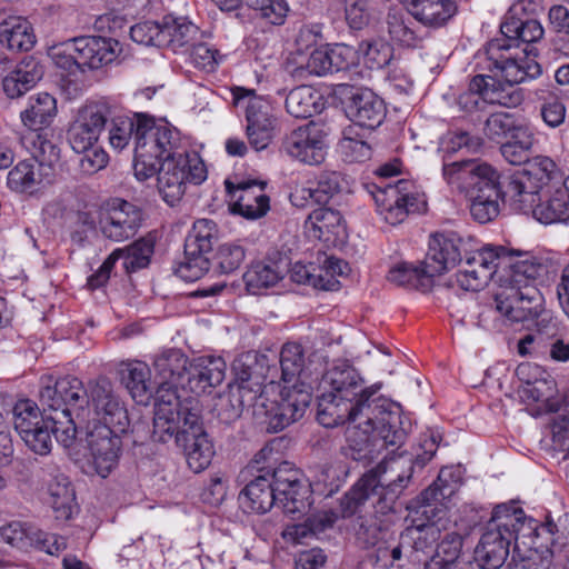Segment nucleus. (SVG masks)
Wrapping results in <instances>:
<instances>
[{
    "instance_id": "nucleus-61",
    "label": "nucleus",
    "mask_w": 569,
    "mask_h": 569,
    "mask_svg": "<svg viewBox=\"0 0 569 569\" xmlns=\"http://www.w3.org/2000/svg\"><path fill=\"white\" fill-rule=\"evenodd\" d=\"M485 74L473 77L466 91L459 94L457 103L466 112L482 111L486 109Z\"/></svg>"
},
{
    "instance_id": "nucleus-9",
    "label": "nucleus",
    "mask_w": 569,
    "mask_h": 569,
    "mask_svg": "<svg viewBox=\"0 0 569 569\" xmlns=\"http://www.w3.org/2000/svg\"><path fill=\"white\" fill-rule=\"evenodd\" d=\"M537 531L536 521L527 518L521 508L497 506L475 549V560L482 569H499L509 555L511 541L516 549L520 538L531 537Z\"/></svg>"
},
{
    "instance_id": "nucleus-12",
    "label": "nucleus",
    "mask_w": 569,
    "mask_h": 569,
    "mask_svg": "<svg viewBox=\"0 0 569 569\" xmlns=\"http://www.w3.org/2000/svg\"><path fill=\"white\" fill-rule=\"evenodd\" d=\"M84 405L88 425H110L118 430L129 427L127 408L109 379L100 377L88 383Z\"/></svg>"
},
{
    "instance_id": "nucleus-30",
    "label": "nucleus",
    "mask_w": 569,
    "mask_h": 569,
    "mask_svg": "<svg viewBox=\"0 0 569 569\" xmlns=\"http://www.w3.org/2000/svg\"><path fill=\"white\" fill-rule=\"evenodd\" d=\"M363 401L342 400L323 390L318 397L317 420L326 428H333L346 421L355 422L363 415Z\"/></svg>"
},
{
    "instance_id": "nucleus-4",
    "label": "nucleus",
    "mask_w": 569,
    "mask_h": 569,
    "mask_svg": "<svg viewBox=\"0 0 569 569\" xmlns=\"http://www.w3.org/2000/svg\"><path fill=\"white\" fill-rule=\"evenodd\" d=\"M415 460L410 458L383 459L366 472L340 500L341 517H351L367 502L380 505V509H392L393 503L408 487L415 466L423 468L435 456L438 443L432 435L420 437Z\"/></svg>"
},
{
    "instance_id": "nucleus-55",
    "label": "nucleus",
    "mask_w": 569,
    "mask_h": 569,
    "mask_svg": "<svg viewBox=\"0 0 569 569\" xmlns=\"http://www.w3.org/2000/svg\"><path fill=\"white\" fill-rule=\"evenodd\" d=\"M139 116L143 114L136 113L133 117L127 114L116 116L111 111V117L108 119L110 120L109 142L113 149H124L129 144L133 134L136 142L138 141Z\"/></svg>"
},
{
    "instance_id": "nucleus-46",
    "label": "nucleus",
    "mask_w": 569,
    "mask_h": 569,
    "mask_svg": "<svg viewBox=\"0 0 569 569\" xmlns=\"http://www.w3.org/2000/svg\"><path fill=\"white\" fill-rule=\"evenodd\" d=\"M387 279L398 287L416 289L423 292L428 291L433 282V277L427 272L425 262L421 268L409 263H399L389 270Z\"/></svg>"
},
{
    "instance_id": "nucleus-63",
    "label": "nucleus",
    "mask_w": 569,
    "mask_h": 569,
    "mask_svg": "<svg viewBox=\"0 0 569 569\" xmlns=\"http://www.w3.org/2000/svg\"><path fill=\"white\" fill-rule=\"evenodd\" d=\"M331 72H339L356 67L359 61L358 49L346 43L327 44Z\"/></svg>"
},
{
    "instance_id": "nucleus-7",
    "label": "nucleus",
    "mask_w": 569,
    "mask_h": 569,
    "mask_svg": "<svg viewBox=\"0 0 569 569\" xmlns=\"http://www.w3.org/2000/svg\"><path fill=\"white\" fill-rule=\"evenodd\" d=\"M406 437L400 408L377 397L376 403L367 406L362 417L348 426L346 455L356 461L372 458L389 447L399 448Z\"/></svg>"
},
{
    "instance_id": "nucleus-6",
    "label": "nucleus",
    "mask_w": 569,
    "mask_h": 569,
    "mask_svg": "<svg viewBox=\"0 0 569 569\" xmlns=\"http://www.w3.org/2000/svg\"><path fill=\"white\" fill-rule=\"evenodd\" d=\"M272 449L264 447L254 455L249 468L261 472L240 492L241 503L252 512L264 513L274 505L289 515L301 513L309 507L310 490L299 479V471L287 461L277 468L261 467Z\"/></svg>"
},
{
    "instance_id": "nucleus-39",
    "label": "nucleus",
    "mask_w": 569,
    "mask_h": 569,
    "mask_svg": "<svg viewBox=\"0 0 569 569\" xmlns=\"http://www.w3.org/2000/svg\"><path fill=\"white\" fill-rule=\"evenodd\" d=\"M157 232L150 231L120 250L119 259L123 260V269L127 273H133L147 268L154 253Z\"/></svg>"
},
{
    "instance_id": "nucleus-53",
    "label": "nucleus",
    "mask_w": 569,
    "mask_h": 569,
    "mask_svg": "<svg viewBox=\"0 0 569 569\" xmlns=\"http://www.w3.org/2000/svg\"><path fill=\"white\" fill-rule=\"evenodd\" d=\"M485 99L487 104H499L507 108L518 107L525 99L521 89L515 84L501 83L492 76L485 74Z\"/></svg>"
},
{
    "instance_id": "nucleus-28",
    "label": "nucleus",
    "mask_w": 569,
    "mask_h": 569,
    "mask_svg": "<svg viewBox=\"0 0 569 569\" xmlns=\"http://www.w3.org/2000/svg\"><path fill=\"white\" fill-rule=\"evenodd\" d=\"M522 213H531L545 224L569 223V176L559 184L550 187L547 198L535 201V206Z\"/></svg>"
},
{
    "instance_id": "nucleus-25",
    "label": "nucleus",
    "mask_w": 569,
    "mask_h": 569,
    "mask_svg": "<svg viewBox=\"0 0 569 569\" xmlns=\"http://www.w3.org/2000/svg\"><path fill=\"white\" fill-rule=\"evenodd\" d=\"M226 190L230 196L232 212L247 219L263 217L270 209V199L266 194V183L257 180H247L233 183L224 181Z\"/></svg>"
},
{
    "instance_id": "nucleus-44",
    "label": "nucleus",
    "mask_w": 569,
    "mask_h": 569,
    "mask_svg": "<svg viewBox=\"0 0 569 569\" xmlns=\"http://www.w3.org/2000/svg\"><path fill=\"white\" fill-rule=\"evenodd\" d=\"M323 107L321 94L309 86L292 89L286 98V109L295 118L306 119L319 113Z\"/></svg>"
},
{
    "instance_id": "nucleus-17",
    "label": "nucleus",
    "mask_w": 569,
    "mask_h": 569,
    "mask_svg": "<svg viewBox=\"0 0 569 569\" xmlns=\"http://www.w3.org/2000/svg\"><path fill=\"white\" fill-rule=\"evenodd\" d=\"M110 117L111 106L106 101L81 107L67 130V140L72 150L82 152L94 147Z\"/></svg>"
},
{
    "instance_id": "nucleus-19",
    "label": "nucleus",
    "mask_w": 569,
    "mask_h": 569,
    "mask_svg": "<svg viewBox=\"0 0 569 569\" xmlns=\"http://www.w3.org/2000/svg\"><path fill=\"white\" fill-rule=\"evenodd\" d=\"M0 537L3 542L20 550L34 548L51 556H58L67 549V538L49 533L42 529L19 520L0 526Z\"/></svg>"
},
{
    "instance_id": "nucleus-23",
    "label": "nucleus",
    "mask_w": 569,
    "mask_h": 569,
    "mask_svg": "<svg viewBox=\"0 0 569 569\" xmlns=\"http://www.w3.org/2000/svg\"><path fill=\"white\" fill-rule=\"evenodd\" d=\"M156 376L159 378V387L156 391V403L164 393L173 392L179 399L178 387H186L188 376V357L178 348H167L157 352L152 358Z\"/></svg>"
},
{
    "instance_id": "nucleus-16",
    "label": "nucleus",
    "mask_w": 569,
    "mask_h": 569,
    "mask_svg": "<svg viewBox=\"0 0 569 569\" xmlns=\"http://www.w3.org/2000/svg\"><path fill=\"white\" fill-rule=\"evenodd\" d=\"M413 184L406 179H399L395 184H373L371 196L379 214L390 224L401 223L410 212L420 209L419 196L412 192Z\"/></svg>"
},
{
    "instance_id": "nucleus-26",
    "label": "nucleus",
    "mask_w": 569,
    "mask_h": 569,
    "mask_svg": "<svg viewBox=\"0 0 569 569\" xmlns=\"http://www.w3.org/2000/svg\"><path fill=\"white\" fill-rule=\"evenodd\" d=\"M435 513L410 515V525L402 531L403 546L408 547L411 562H422L440 538L439 528L431 522Z\"/></svg>"
},
{
    "instance_id": "nucleus-33",
    "label": "nucleus",
    "mask_w": 569,
    "mask_h": 569,
    "mask_svg": "<svg viewBox=\"0 0 569 569\" xmlns=\"http://www.w3.org/2000/svg\"><path fill=\"white\" fill-rule=\"evenodd\" d=\"M349 114L361 128L375 129L381 124L386 108L381 98L370 89H360L352 96Z\"/></svg>"
},
{
    "instance_id": "nucleus-10",
    "label": "nucleus",
    "mask_w": 569,
    "mask_h": 569,
    "mask_svg": "<svg viewBox=\"0 0 569 569\" xmlns=\"http://www.w3.org/2000/svg\"><path fill=\"white\" fill-rule=\"evenodd\" d=\"M39 399L44 411H52L50 420L57 440L66 447L70 446L76 438L78 423L86 422V389L82 381L73 376H43Z\"/></svg>"
},
{
    "instance_id": "nucleus-57",
    "label": "nucleus",
    "mask_w": 569,
    "mask_h": 569,
    "mask_svg": "<svg viewBox=\"0 0 569 569\" xmlns=\"http://www.w3.org/2000/svg\"><path fill=\"white\" fill-rule=\"evenodd\" d=\"M329 63L328 47L325 46L319 49H315L305 63L293 67L289 72L296 80L302 81L308 79L310 76L321 77L331 72Z\"/></svg>"
},
{
    "instance_id": "nucleus-15",
    "label": "nucleus",
    "mask_w": 569,
    "mask_h": 569,
    "mask_svg": "<svg viewBox=\"0 0 569 569\" xmlns=\"http://www.w3.org/2000/svg\"><path fill=\"white\" fill-rule=\"evenodd\" d=\"M233 371L240 395L238 405H233L230 397L220 398L219 417L224 422H230L240 417L244 397L249 396L247 401L254 400L258 395H261L266 382L263 365L258 361L256 355L247 353L237 358L233 362Z\"/></svg>"
},
{
    "instance_id": "nucleus-47",
    "label": "nucleus",
    "mask_w": 569,
    "mask_h": 569,
    "mask_svg": "<svg viewBox=\"0 0 569 569\" xmlns=\"http://www.w3.org/2000/svg\"><path fill=\"white\" fill-rule=\"evenodd\" d=\"M222 10L236 9L241 0H213ZM247 6L258 12L261 19L271 24H282L288 13L286 0H244Z\"/></svg>"
},
{
    "instance_id": "nucleus-58",
    "label": "nucleus",
    "mask_w": 569,
    "mask_h": 569,
    "mask_svg": "<svg viewBox=\"0 0 569 569\" xmlns=\"http://www.w3.org/2000/svg\"><path fill=\"white\" fill-rule=\"evenodd\" d=\"M246 251L242 246L237 243H223L218 247L212 266L216 272L220 274H230L238 270L243 263Z\"/></svg>"
},
{
    "instance_id": "nucleus-56",
    "label": "nucleus",
    "mask_w": 569,
    "mask_h": 569,
    "mask_svg": "<svg viewBox=\"0 0 569 569\" xmlns=\"http://www.w3.org/2000/svg\"><path fill=\"white\" fill-rule=\"evenodd\" d=\"M365 62L370 69H382L388 66L393 57V48L381 38L362 40L358 47Z\"/></svg>"
},
{
    "instance_id": "nucleus-18",
    "label": "nucleus",
    "mask_w": 569,
    "mask_h": 569,
    "mask_svg": "<svg viewBox=\"0 0 569 569\" xmlns=\"http://www.w3.org/2000/svg\"><path fill=\"white\" fill-rule=\"evenodd\" d=\"M87 446L96 472L106 478L118 466L122 453L121 433L110 425H87Z\"/></svg>"
},
{
    "instance_id": "nucleus-34",
    "label": "nucleus",
    "mask_w": 569,
    "mask_h": 569,
    "mask_svg": "<svg viewBox=\"0 0 569 569\" xmlns=\"http://www.w3.org/2000/svg\"><path fill=\"white\" fill-rule=\"evenodd\" d=\"M47 492L56 520L68 521L78 512L74 488L63 473L52 476L48 482Z\"/></svg>"
},
{
    "instance_id": "nucleus-29",
    "label": "nucleus",
    "mask_w": 569,
    "mask_h": 569,
    "mask_svg": "<svg viewBox=\"0 0 569 569\" xmlns=\"http://www.w3.org/2000/svg\"><path fill=\"white\" fill-rule=\"evenodd\" d=\"M76 59L80 64L81 71L86 69H99L111 62L116 58V48L118 41L102 37H79L71 39Z\"/></svg>"
},
{
    "instance_id": "nucleus-20",
    "label": "nucleus",
    "mask_w": 569,
    "mask_h": 569,
    "mask_svg": "<svg viewBox=\"0 0 569 569\" xmlns=\"http://www.w3.org/2000/svg\"><path fill=\"white\" fill-rule=\"evenodd\" d=\"M471 238H463L456 231L433 233L425 259L427 272L436 277L456 267L471 251Z\"/></svg>"
},
{
    "instance_id": "nucleus-22",
    "label": "nucleus",
    "mask_w": 569,
    "mask_h": 569,
    "mask_svg": "<svg viewBox=\"0 0 569 569\" xmlns=\"http://www.w3.org/2000/svg\"><path fill=\"white\" fill-rule=\"evenodd\" d=\"M144 220L141 208L132 202L116 199L100 218L102 234L116 242L132 238Z\"/></svg>"
},
{
    "instance_id": "nucleus-1",
    "label": "nucleus",
    "mask_w": 569,
    "mask_h": 569,
    "mask_svg": "<svg viewBox=\"0 0 569 569\" xmlns=\"http://www.w3.org/2000/svg\"><path fill=\"white\" fill-rule=\"evenodd\" d=\"M455 274L458 287L466 291L482 289L498 270L507 271L508 283L495 295L493 306L478 316V326L501 331L507 325L533 319L542 309L543 297L536 286L547 272L541 258L528 251H510L503 247L471 250Z\"/></svg>"
},
{
    "instance_id": "nucleus-42",
    "label": "nucleus",
    "mask_w": 569,
    "mask_h": 569,
    "mask_svg": "<svg viewBox=\"0 0 569 569\" xmlns=\"http://www.w3.org/2000/svg\"><path fill=\"white\" fill-rule=\"evenodd\" d=\"M457 12L452 0H417L410 14L427 27L438 28L448 22Z\"/></svg>"
},
{
    "instance_id": "nucleus-38",
    "label": "nucleus",
    "mask_w": 569,
    "mask_h": 569,
    "mask_svg": "<svg viewBox=\"0 0 569 569\" xmlns=\"http://www.w3.org/2000/svg\"><path fill=\"white\" fill-rule=\"evenodd\" d=\"M42 163L36 159H27L18 162L8 173L7 186L14 192H29L38 190L44 182V170Z\"/></svg>"
},
{
    "instance_id": "nucleus-5",
    "label": "nucleus",
    "mask_w": 569,
    "mask_h": 569,
    "mask_svg": "<svg viewBox=\"0 0 569 569\" xmlns=\"http://www.w3.org/2000/svg\"><path fill=\"white\" fill-rule=\"evenodd\" d=\"M193 402V399L181 401L173 392L161 396L153 417L152 437L163 443L174 438L189 468L201 472L211 463L214 448Z\"/></svg>"
},
{
    "instance_id": "nucleus-31",
    "label": "nucleus",
    "mask_w": 569,
    "mask_h": 569,
    "mask_svg": "<svg viewBox=\"0 0 569 569\" xmlns=\"http://www.w3.org/2000/svg\"><path fill=\"white\" fill-rule=\"evenodd\" d=\"M306 228L312 238L328 246L342 243L347 237L346 224L339 211L330 208L315 209L306 220Z\"/></svg>"
},
{
    "instance_id": "nucleus-32",
    "label": "nucleus",
    "mask_w": 569,
    "mask_h": 569,
    "mask_svg": "<svg viewBox=\"0 0 569 569\" xmlns=\"http://www.w3.org/2000/svg\"><path fill=\"white\" fill-rule=\"evenodd\" d=\"M463 470L460 466L443 467L436 481L430 485L420 495L422 505L417 509V513H432V505L448 500L456 495L462 483Z\"/></svg>"
},
{
    "instance_id": "nucleus-8",
    "label": "nucleus",
    "mask_w": 569,
    "mask_h": 569,
    "mask_svg": "<svg viewBox=\"0 0 569 569\" xmlns=\"http://www.w3.org/2000/svg\"><path fill=\"white\" fill-rule=\"evenodd\" d=\"M442 176L470 199V213L476 221L487 223L498 217L499 199L506 196L500 189V174L492 166L477 160L456 161L443 164Z\"/></svg>"
},
{
    "instance_id": "nucleus-24",
    "label": "nucleus",
    "mask_w": 569,
    "mask_h": 569,
    "mask_svg": "<svg viewBox=\"0 0 569 569\" xmlns=\"http://www.w3.org/2000/svg\"><path fill=\"white\" fill-rule=\"evenodd\" d=\"M311 402V387L308 383L282 386L280 400L269 418L268 430L279 432L302 418Z\"/></svg>"
},
{
    "instance_id": "nucleus-37",
    "label": "nucleus",
    "mask_w": 569,
    "mask_h": 569,
    "mask_svg": "<svg viewBox=\"0 0 569 569\" xmlns=\"http://www.w3.org/2000/svg\"><path fill=\"white\" fill-rule=\"evenodd\" d=\"M121 376L132 399L138 403L148 405L154 391L148 365L138 360L126 362Z\"/></svg>"
},
{
    "instance_id": "nucleus-45",
    "label": "nucleus",
    "mask_w": 569,
    "mask_h": 569,
    "mask_svg": "<svg viewBox=\"0 0 569 569\" xmlns=\"http://www.w3.org/2000/svg\"><path fill=\"white\" fill-rule=\"evenodd\" d=\"M305 353L301 345L296 342L286 343L280 352V367L282 386L295 383H307L305 372Z\"/></svg>"
},
{
    "instance_id": "nucleus-35",
    "label": "nucleus",
    "mask_w": 569,
    "mask_h": 569,
    "mask_svg": "<svg viewBox=\"0 0 569 569\" xmlns=\"http://www.w3.org/2000/svg\"><path fill=\"white\" fill-rule=\"evenodd\" d=\"M236 106L246 109L247 129L274 128L276 119L271 116L270 103L254 91L237 88L233 91Z\"/></svg>"
},
{
    "instance_id": "nucleus-14",
    "label": "nucleus",
    "mask_w": 569,
    "mask_h": 569,
    "mask_svg": "<svg viewBox=\"0 0 569 569\" xmlns=\"http://www.w3.org/2000/svg\"><path fill=\"white\" fill-rule=\"evenodd\" d=\"M320 388L342 400L363 401L365 409L367 406L376 403L375 396L378 393L380 385L363 387V379L357 369L347 361H339L323 373Z\"/></svg>"
},
{
    "instance_id": "nucleus-13",
    "label": "nucleus",
    "mask_w": 569,
    "mask_h": 569,
    "mask_svg": "<svg viewBox=\"0 0 569 569\" xmlns=\"http://www.w3.org/2000/svg\"><path fill=\"white\" fill-rule=\"evenodd\" d=\"M12 419L16 431L31 451L40 456L50 453L51 433L56 435V430L50 416L44 419L33 400H18L12 408Z\"/></svg>"
},
{
    "instance_id": "nucleus-49",
    "label": "nucleus",
    "mask_w": 569,
    "mask_h": 569,
    "mask_svg": "<svg viewBox=\"0 0 569 569\" xmlns=\"http://www.w3.org/2000/svg\"><path fill=\"white\" fill-rule=\"evenodd\" d=\"M462 546L463 540L459 533H446L437 545L431 558L450 567L451 569H470L472 563L469 560H465Z\"/></svg>"
},
{
    "instance_id": "nucleus-51",
    "label": "nucleus",
    "mask_w": 569,
    "mask_h": 569,
    "mask_svg": "<svg viewBox=\"0 0 569 569\" xmlns=\"http://www.w3.org/2000/svg\"><path fill=\"white\" fill-rule=\"evenodd\" d=\"M386 23L388 33L393 41L412 48L420 43V34L413 28V22L403 11L390 9Z\"/></svg>"
},
{
    "instance_id": "nucleus-27",
    "label": "nucleus",
    "mask_w": 569,
    "mask_h": 569,
    "mask_svg": "<svg viewBox=\"0 0 569 569\" xmlns=\"http://www.w3.org/2000/svg\"><path fill=\"white\" fill-rule=\"evenodd\" d=\"M227 363L221 357L200 356L190 362L186 387L196 395L210 393L224 380Z\"/></svg>"
},
{
    "instance_id": "nucleus-50",
    "label": "nucleus",
    "mask_w": 569,
    "mask_h": 569,
    "mask_svg": "<svg viewBox=\"0 0 569 569\" xmlns=\"http://www.w3.org/2000/svg\"><path fill=\"white\" fill-rule=\"evenodd\" d=\"M283 278V270L276 263L257 262L243 273L247 290L258 295L262 289L276 286Z\"/></svg>"
},
{
    "instance_id": "nucleus-64",
    "label": "nucleus",
    "mask_w": 569,
    "mask_h": 569,
    "mask_svg": "<svg viewBox=\"0 0 569 569\" xmlns=\"http://www.w3.org/2000/svg\"><path fill=\"white\" fill-rule=\"evenodd\" d=\"M517 118L508 112L492 113L485 123L486 136L496 142H501L510 136L511 130L517 122Z\"/></svg>"
},
{
    "instance_id": "nucleus-21",
    "label": "nucleus",
    "mask_w": 569,
    "mask_h": 569,
    "mask_svg": "<svg viewBox=\"0 0 569 569\" xmlns=\"http://www.w3.org/2000/svg\"><path fill=\"white\" fill-rule=\"evenodd\" d=\"M286 153L306 164H320L327 154L326 132L313 121L291 131L283 140Z\"/></svg>"
},
{
    "instance_id": "nucleus-60",
    "label": "nucleus",
    "mask_w": 569,
    "mask_h": 569,
    "mask_svg": "<svg viewBox=\"0 0 569 569\" xmlns=\"http://www.w3.org/2000/svg\"><path fill=\"white\" fill-rule=\"evenodd\" d=\"M210 266L211 262L207 254L201 252L188 254L184 252V258L176 266L174 273L182 280L192 282L206 274Z\"/></svg>"
},
{
    "instance_id": "nucleus-2",
    "label": "nucleus",
    "mask_w": 569,
    "mask_h": 569,
    "mask_svg": "<svg viewBox=\"0 0 569 569\" xmlns=\"http://www.w3.org/2000/svg\"><path fill=\"white\" fill-rule=\"evenodd\" d=\"M133 172L139 181L158 174L159 192L170 206L181 199L188 182L200 184L207 178L202 159L187 151L180 131L148 116H139Z\"/></svg>"
},
{
    "instance_id": "nucleus-43",
    "label": "nucleus",
    "mask_w": 569,
    "mask_h": 569,
    "mask_svg": "<svg viewBox=\"0 0 569 569\" xmlns=\"http://www.w3.org/2000/svg\"><path fill=\"white\" fill-rule=\"evenodd\" d=\"M198 33L199 28L188 19L164 17L161 24L160 43L177 51L193 41Z\"/></svg>"
},
{
    "instance_id": "nucleus-3",
    "label": "nucleus",
    "mask_w": 569,
    "mask_h": 569,
    "mask_svg": "<svg viewBox=\"0 0 569 569\" xmlns=\"http://www.w3.org/2000/svg\"><path fill=\"white\" fill-rule=\"evenodd\" d=\"M537 8L533 0L513 2L500 24L501 37L492 39L486 48V68L507 84L516 86L541 73L540 64L530 57L527 46L519 49L521 43H533L543 37L541 23L532 18Z\"/></svg>"
},
{
    "instance_id": "nucleus-59",
    "label": "nucleus",
    "mask_w": 569,
    "mask_h": 569,
    "mask_svg": "<svg viewBox=\"0 0 569 569\" xmlns=\"http://www.w3.org/2000/svg\"><path fill=\"white\" fill-rule=\"evenodd\" d=\"M340 190V174L335 171L322 172L313 186L301 190L303 198L317 203L328 202Z\"/></svg>"
},
{
    "instance_id": "nucleus-36",
    "label": "nucleus",
    "mask_w": 569,
    "mask_h": 569,
    "mask_svg": "<svg viewBox=\"0 0 569 569\" xmlns=\"http://www.w3.org/2000/svg\"><path fill=\"white\" fill-rule=\"evenodd\" d=\"M41 66L33 59H23L2 80V89L10 99L19 98L36 86L42 78Z\"/></svg>"
},
{
    "instance_id": "nucleus-41",
    "label": "nucleus",
    "mask_w": 569,
    "mask_h": 569,
    "mask_svg": "<svg viewBox=\"0 0 569 569\" xmlns=\"http://www.w3.org/2000/svg\"><path fill=\"white\" fill-rule=\"evenodd\" d=\"M57 113L56 99L47 93L30 97L28 107L20 114L22 123L30 130L38 131L48 127Z\"/></svg>"
},
{
    "instance_id": "nucleus-52",
    "label": "nucleus",
    "mask_w": 569,
    "mask_h": 569,
    "mask_svg": "<svg viewBox=\"0 0 569 569\" xmlns=\"http://www.w3.org/2000/svg\"><path fill=\"white\" fill-rule=\"evenodd\" d=\"M217 239L218 228L216 222L210 219H199L194 221L186 239V253L193 254L194 252H201L208 254L211 252Z\"/></svg>"
},
{
    "instance_id": "nucleus-48",
    "label": "nucleus",
    "mask_w": 569,
    "mask_h": 569,
    "mask_svg": "<svg viewBox=\"0 0 569 569\" xmlns=\"http://www.w3.org/2000/svg\"><path fill=\"white\" fill-rule=\"evenodd\" d=\"M338 517V513L333 510H322L308 517L305 523L287 528L283 532V538L300 543L308 535L317 536L331 528Z\"/></svg>"
},
{
    "instance_id": "nucleus-54",
    "label": "nucleus",
    "mask_w": 569,
    "mask_h": 569,
    "mask_svg": "<svg viewBox=\"0 0 569 569\" xmlns=\"http://www.w3.org/2000/svg\"><path fill=\"white\" fill-rule=\"evenodd\" d=\"M556 381L551 375L533 381L529 387H522L521 398L525 401L540 402L541 406L537 415L542 412H556L559 409L558 403L553 400L556 393Z\"/></svg>"
},
{
    "instance_id": "nucleus-40",
    "label": "nucleus",
    "mask_w": 569,
    "mask_h": 569,
    "mask_svg": "<svg viewBox=\"0 0 569 569\" xmlns=\"http://www.w3.org/2000/svg\"><path fill=\"white\" fill-rule=\"evenodd\" d=\"M36 42L31 24L21 17H9L0 23V44L11 51H28Z\"/></svg>"
},
{
    "instance_id": "nucleus-11",
    "label": "nucleus",
    "mask_w": 569,
    "mask_h": 569,
    "mask_svg": "<svg viewBox=\"0 0 569 569\" xmlns=\"http://www.w3.org/2000/svg\"><path fill=\"white\" fill-rule=\"evenodd\" d=\"M556 162L543 156L532 158L525 169L509 179L505 196L518 211H528L539 200V190L543 184L560 178Z\"/></svg>"
},
{
    "instance_id": "nucleus-62",
    "label": "nucleus",
    "mask_w": 569,
    "mask_h": 569,
    "mask_svg": "<svg viewBox=\"0 0 569 569\" xmlns=\"http://www.w3.org/2000/svg\"><path fill=\"white\" fill-rule=\"evenodd\" d=\"M352 128L346 132L339 142V150L347 162H363L371 157V147L358 134L351 136Z\"/></svg>"
}]
</instances>
